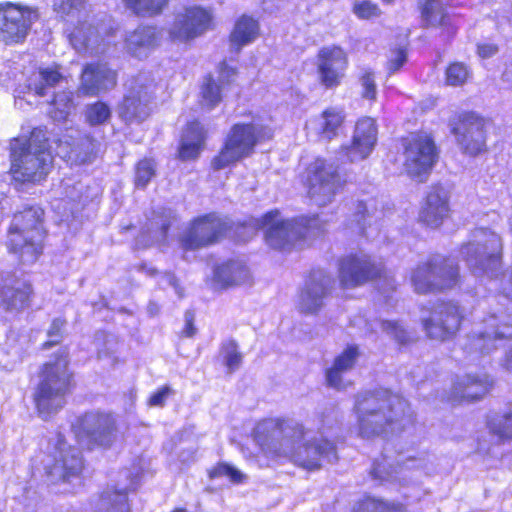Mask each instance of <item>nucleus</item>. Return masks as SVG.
<instances>
[{
	"label": "nucleus",
	"mask_w": 512,
	"mask_h": 512,
	"mask_svg": "<svg viewBox=\"0 0 512 512\" xmlns=\"http://www.w3.org/2000/svg\"><path fill=\"white\" fill-rule=\"evenodd\" d=\"M307 429L302 423L290 425L285 418H268L260 421L254 431L253 439L260 453L270 462H291L307 471H316L322 467L325 458H337L336 444L320 437L303 442L298 447L296 441H302Z\"/></svg>",
	"instance_id": "f257e3e1"
},
{
	"label": "nucleus",
	"mask_w": 512,
	"mask_h": 512,
	"mask_svg": "<svg viewBox=\"0 0 512 512\" xmlns=\"http://www.w3.org/2000/svg\"><path fill=\"white\" fill-rule=\"evenodd\" d=\"M355 410L358 434L365 439L385 438L405 430L406 423L415 422V413L408 400L386 387L361 394Z\"/></svg>",
	"instance_id": "f03ea898"
},
{
	"label": "nucleus",
	"mask_w": 512,
	"mask_h": 512,
	"mask_svg": "<svg viewBox=\"0 0 512 512\" xmlns=\"http://www.w3.org/2000/svg\"><path fill=\"white\" fill-rule=\"evenodd\" d=\"M38 377L33 402L38 415L47 418L63 408L65 397L76 386L75 374L70 368L68 349L59 350L51 360L42 363Z\"/></svg>",
	"instance_id": "7ed1b4c3"
},
{
	"label": "nucleus",
	"mask_w": 512,
	"mask_h": 512,
	"mask_svg": "<svg viewBox=\"0 0 512 512\" xmlns=\"http://www.w3.org/2000/svg\"><path fill=\"white\" fill-rule=\"evenodd\" d=\"M12 178L20 183H40L53 167V155L47 131L34 127L24 140L15 139L10 147Z\"/></svg>",
	"instance_id": "20e7f679"
},
{
	"label": "nucleus",
	"mask_w": 512,
	"mask_h": 512,
	"mask_svg": "<svg viewBox=\"0 0 512 512\" xmlns=\"http://www.w3.org/2000/svg\"><path fill=\"white\" fill-rule=\"evenodd\" d=\"M44 210L26 206L13 214L7 228L5 247L19 266L32 265L43 254L46 231L43 228Z\"/></svg>",
	"instance_id": "39448f33"
},
{
	"label": "nucleus",
	"mask_w": 512,
	"mask_h": 512,
	"mask_svg": "<svg viewBox=\"0 0 512 512\" xmlns=\"http://www.w3.org/2000/svg\"><path fill=\"white\" fill-rule=\"evenodd\" d=\"M326 225L327 221L317 213L282 219L278 209L267 211L258 222L266 243L282 252L293 250L300 242L322 237L326 233Z\"/></svg>",
	"instance_id": "423d86ee"
},
{
	"label": "nucleus",
	"mask_w": 512,
	"mask_h": 512,
	"mask_svg": "<svg viewBox=\"0 0 512 512\" xmlns=\"http://www.w3.org/2000/svg\"><path fill=\"white\" fill-rule=\"evenodd\" d=\"M274 133V128L268 124L255 122L233 124L221 148L211 159V168L219 171L250 157L255 152L256 146L272 140Z\"/></svg>",
	"instance_id": "0eeeda50"
},
{
	"label": "nucleus",
	"mask_w": 512,
	"mask_h": 512,
	"mask_svg": "<svg viewBox=\"0 0 512 512\" xmlns=\"http://www.w3.org/2000/svg\"><path fill=\"white\" fill-rule=\"evenodd\" d=\"M405 174L419 183L428 180L439 161L440 148L430 131L418 129L397 138Z\"/></svg>",
	"instance_id": "6e6552de"
},
{
	"label": "nucleus",
	"mask_w": 512,
	"mask_h": 512,
	"mask_svg": "<svg viewBox=\"0 0 512 512\" xmlns=\"http://www.w3.org/2000/svg\"><path fill=\"white\" fill-rule=\"evenodd\" d=\"M411 283L418 294H439L461 285L460 267L456 260L440 253L431 254L411 272Z\"/></svg>",
	"instance_id": "1a4fd4ad"
},
{
	"label": "nucleus",
	"mask_w": 512,
	"mask_h": 512,
	"mask_svg": "<svg viewBox=\"0 0 512 512\" xmlns=\"http://www.w3.org/2000/svg\"><path fill=\"white\" fill-rule=\"evenodd\" d=\"M244 223L234 222L216 211L193 217L185 231L178 237L182 252L198 251L214 246L232 232H236Z\"/></svg>",
	"instance_id": "9d476101"
},
{
	"label": "nucleus",
	"mask_w": 512,
	"mask_h": 512,
	"mask_svg": "<svg viewBox=\"0 0 512 512\" xmlns=\"http://www.w3.org/2000/svg\"><path fill=\"white\" fill-rule=\"evenodd\" d=\"M337 278L342 290L362 287L371 282L395 281L388 269L368 253L357 251L341 256L337 263Z\"/></svg>",
	"instance_id": "9b49d317"
},
{
	"label": "nucleus",
	"mask_w": 512,
	"mask_h": 512,
	"mask_svg": "<svg viewBox=\"0 0 512 512\" xmlns=\"http://www.w3.org/2000/svg\"><path fill=\"white\" fill-rule=\"evenodd\" d=\"M299 180L307 196L320 205L330 203L347 184L339 168L320 156L305 165Z\"/></svg>",
	"instance_id": "f8f14e48"
},
{
	"label": "nucleus",
	"mask_w": 512,
	"mask_h": 512,
	"mask_svg": "<svg viewBox=\"0 0 512 512\" xmlns=\"http://www.w3.org/2000/svg\"><path fill=\"white\" fill-rule=\"evenodd\" d=\"M450 133L460 151L469 157H477L488 151L489 119L473 110L454 113L448 121Z\"/></svg>",
	"instance_id": "ddd939ff"
},
{
	"label": "nucleus",
	"mask_w": 512,
	"mask_h": 512,
	"mask_svg": "<svg viewBox=\"0 0 512 512\" xmlns=\"http://www.w3.org/2000/svg\"><path fill=\"white\" fill-rule=\"evenodd\" d=\"M464 319L465 315L456 301L440 300L431 309V317L423 319L422 326L430 339L446 341L459 333Z\"/></svg>",
	"instance_id": "4468645a"
},
{
	"label": "nucleus",
	"mask_w": 512,
	"mask_h": 512,
	"mask_svg": "<svg viewBox=\"0 0 512 512\" xmlns=\"http://www.w3.org/2000/svg\"><path fill=\"white\" fill-rule=\"evenodd\" d=\"M116 429L112 414L102 411L85 412L78 417L74 426L77 439L86 442L89 450L96 446H109Z\"/></svg>",
	"instance_id": "2eb2a0df"
},
{
	"label": "nucleus",
	"mask_w": 512,
	"mask_h": 512,
	"mask_svg": "<svg viewBox=\"0 0 512 512\" xmlns=\"http://www.w3.org/2000/svg\"><path fill=\"white\" fill-rule=\"evenodd\" d=\"M214 28V14L211 8L202 5H188L180 12L169 35L172 40L188 42Z\"/></svg>",
	"instance_id": "dca6fc26"
},
{
	"label": "nucleus",
	"mask_w": 512,
	"mask_h": 512,
	"mask_svg": "<svg viewBox=\"0 0 512 512\" xmlns=\"http://www.w3.org/2000/svg\"><path fill=\"white\" fill-rule=\"evenodd\" d=\"M484 238L483 243H474L471 241L462 243L459 246L461 258L469 264L471 268H496L500 265L502 259L501 238L495 232L481 228L479 230Z\"/></svg>",
	"instance_id": "f3484780"
},
{
	"label": "nucleus",
	"mask_w": 512,
	"mask_h": 512,
	"mask_svg": "<svg viewBox=\"0 0 512 512\" xmlns=\"http://www.w3.org/2000/svg\"><path fill=\"white\" fill-rule=\"evenodd\" d=\"M318 81L326 89H336L343 82L349 67L348 53L339 45L320 48L317 52Z\"/></svg>",
	"instance_id": "a211bd4d"
},
{
	"label": "nucleus",
	"mask_w": 512,
	"mask_h": 512,
	"mask_svg": "<svg viewBox=\"0 0 512 512\" xmlns=\"http://www.w3.org/2000/svg\"><path fill=\"white\" fill-rule=\"evenodd\" d=\"M494 386L495 380L487 373H467L453 381L446 400L451 406L479 402L491 394Z\"/></svg>",
	"instance_id": "6ab92c4d"
},
{
	"label": "nucleus",
	"mask_w": 512,
	"mask_h": 512,
	"mask_svg": "<svg viewBox=\"0 0 512 512\" xmlns=\"http://www.w3.org/2000/svg\"><path fill=\"white\" fill-rule=\"evenodd\" d=\"M422 27L437 31L444 43H451L456 37L459 26L456 14L450 12L441 0H417Z\"/></svg>",
	"instance_id": "aec40b11"
},
{
	"label": "nucleus",
	"mask_w": 512,
	"mask_h": 512,
	"mask_svg": "<svg viewBox=\"0 0 512 512\" xmlns=\"http://www.w3.org/2000/svg\"><path fill=\"white\" fill-rule=\"evenodd\" d=\"M378 139V125L375 118L359 117L354 124L350 143L339 147V153L349 162L366 159L374 150Z\"/></svg>",
	"instance_id": "412c9836"
},
{
	"label": "nucleus",
	"mask_w": 512,
	"mask_h": 512,
	"mask_svg": "<svg viewBox=\"0 0 512 512\" xmlns=\"http://www.w3.org/2000/svg\"><path fill=\"white\" fill-rule=\"evenodd\" d=\"M31 13L11 2L0 3V41L5 45L23 43L32 24Z\"/></svg>",
	"instance_id": "4be33fe9"
},
{
	"label": "nucleus",
	"mask_w": 512,
	"mask_h": 512,
	"mask_svg": "<svg viewBox=\"0 0 512 512\" xmlns=\"http://www.w3.org/2000/svg\"><path fill=\"white\" fill-rule=\"evenodd\" d=\"M449 198L448 191L442 185H431L423 199L418 221L429 228L440 227L451 213Z\"/></svg>",
	"instance_id": "5701e85b"
},
{
	"label": "nucleus",
	"mask_w": 512,
	"mask_h": 512,
	"mask_svg": "<svg viewBox=\"0 0 512 512\" xmlns=\"http://www.w3.org/2000/svg\"><path fill=\"white\" fill-rule=\"evenodd\" d=\"M220 82H217L212 74H207L199 89V104L208 110L216 108L223 101L222 89L234 82L238 74L236 67L230 66L226 60H222L217 67Z\"/></svg>",
	"instance_id": "b1692460"
},
{
	"label": "nucleus",
	"mask_w": 512,
	"mask_h": 512,
	"mask_svg": "<svg viewBox=\"0 0 512 512\" xmlns=\"http://www.w3.org/2000/svg\"><path fill=\"white\" fill-rule=\"evenodd\" d=\"M362 355L358 344H347L338 354H336L327 368L324 369L325 385L335 390H344L347 383L344 381V375L358 365Z\"/></svg>",
	"instance_id": "393cba45"
},
{
	"label": "nucleus",
	"mask_w": 512,
	"mask_h": 512,
	"mask_svg": "<svg viewBox=\"0 0 512 512\" xmlns=\"http://www.w3.org/2000/svg\"><path fill=\"white\" fill-rule=\"evenodd\" d=\"M333 279L322 270H314L300 293L299 305L304 314H316L332 288Z\"/></svg>",
	"instance_id": "a878e982"
},
{
	"label": "nucleus",
	"mask_w": 512,
	"mask_h": 512,
	"mask_svg": "<svg viewBox=\"0 0 512 512\" xmlns=\"http://www.w3.org/2000/svg\"><path fill=\"white\" fill-rule=\"evenodd\" d=\"M117 85L116 70L101 63H88L84 66L79 85L85 96H97L101 91L112 89Z\"/></svg>",
	"instance_id": "bb28decb"
},
{
	"label": "nucleus",
	"mask_w": 512,
	"mask_h": 512,
	"mask_svg": "<svg viewBox=\"0 0 512 512\" xmlns=\"http://www.w3.org/2000/svg\"><path fill=\"white\" fill-rule=\"evenodd\" d=\"M207 130L198 119L189 120L183 129L176 157L180 161H195L205 148Z\"/></svg>",
	"instance_id": "cd10ccee"
},
{
	"label": "nucleus",
	"mask_w": 512,
	"mask_h": 512,
	"mask_svg": "<svg viewBox=\"0 0 512 512\" xmlns=\"http://www.w3.org/2000/svg\"><path fill=\"white\" fill-rule=\"evenodd\" d=\"M160 40V31L156 26L142 24L126 35L124 46L131 56L141 58L158 47Z\"/></svg>",
	"instance_id": "c85d7f7f"
},
{
	"label": "nucleus",
	"mask_w": 512,
	"mask_h": 512,
	"mask_svg": "<svg viewBox=\"0 0 512 512\" xmlns=\"http://www.w3.org/2000/svg\"><path fill=\"white\" fill-rule=\"evenodd\" d=\"M346 124L347 112L343 106H326L317 116L316 135L320 140L332 141L344 131Z\"/></svg>",
	"instance_id": "c756f323"
},
{
	"label": "nucleus",
	"mask_w": 512,
	"mask_h": 512,
	"mask_svg": "<svg viewBox=\"0 0 512 512\" xmlns=\"http://www.w3.org/2000/svg\"><path fill=\"white\" fill-rule=\"evenodd\" d=\"M34 295L33 284L28 280L11 289L0 286V307L5 312H21L31 306Z\"/></svg>",
	"instance_id": "7c9ffc66"
},
{
	"label": "nucleus",
	"mask_w": 512,
	"mask_h": 512,
	"mask_svg": "<svg viewBox=\"0 0 512 512\" xmlns=\"http://www.w3.org/2000/svg\"><path fill=\"white\" fill-rule=\"evenodd\" d=\"M260 34V24L257 18L249 14L240 15L228 35V41L234 52H239L244 46L255 41Z\"/></svg>",
	"instance_id": "2f4dec72"
},
{
	"label": "nucleus",
	"mask_w": 512,
	"mask_h": 512,
	"mask_svg": "<svg viewBox=\"0 0 512 512\" xmlns=\"http://www.w3.org/2000/svg\"><path fill=\"white\" fill-rule=\"evenodd\" d=\"M36 72L37 78H29L26 85L27 91L36 97H45L50 89L55 88L67 80L66 76L63 74L62 66L58 63H53L46 67H39Z\"/></svg>",
	"instance_id": "473e14b6"
},
{
	"label": "nucleus",
	"mask_w": 512,
	"mask_h": 512,
	"mask_svg": "<svg viewBox=\"0 0 512 512\" xmlns=\"http://www.w3.org/2000/svg\"><path fill=\"white\" fill-rule=\"evenodd\" d=\"M151 97L133 92L125 95L119 104V116L125 123L141 122L150 115L148 104Z\"/></svg>",
	"instance_id": "72a5a7b5"
},
{
	"label": "nucleus",
	"mask_w": 512,
	"mask_h": 512,
	"mask_svg": "<svg viewBox=\"0 0 512 512\" xmlns=\"http://www.w3.org/2000/svg\"><path fill=\"white\" fill-rule=\"evenodd\" d=\"M246 274L245 265L238 260L229 259L215 266L213 281L221 288L236 286Z\"/></svg>",
	"instance_id": "f704fd0d"
},
{
	"label": "nucleus",
	"mask_w": 512,
	"mask_h": 512,
	"mask_svg": "<svg viewBox=\"0 0 512 512\" xmlns=\"http://www.w3.org/2000/svg\"><path fill=\"white\" fill-rule=\"evenodd\" d=\"M485 426L490 435L501 443L512 441V403L500 412L486 417Z\"/></svg>",
	"instance_id": "c9c22d12"
},
{
	"label": "nucleus",
	"mask_w": 512,
	"mask_h": 512,
	"mask_svg": "<svg viewBox=\"0 0 512 512\" xmlns=\"http://www.w3.org/2000/svg\"><path fill=\"white\" fill-rule=\"evenodd\" d=\"M170 0H122L126 10L140 18L161 15L169 6Z\"/></svg>",
	"instance_id": "e433bc0d"
},
{
	"label": "nucleus",
	"mask_w": 512,
	"mask_h": 512,
	"mask_svg": "<svg viewBox=\"0 0 512 512\" xmlns=\"http://www.w3.org/2000/svg\"><path fill=\"white\" fill-rule=\"evenodd\" d=\"M74 106V93L69 89H62L52 94L48 114L56 121H66Z\"/></svg>",
	"instance_id": "4c0bfd02"
},
{
	"label": "nucleus",
	"mask_w": 512,
	"mask_h": 512,
	"mask_svg": "<svg viewBox=\"0 0 512 512\" xmlns=\"http://www.w3.org/2000/svg\"><path fill=\"white\" fill-rule=\"evenodd\" d=\"M473 77L471 67L463 61H450L444 69V84L449 87H462Z\"/></svg>",
	"instance_id": "58836bf2"
},
{
	"label": "nucleus",
	"mask_w": 512,
	"mask_h": 512,
	"mask_svg": "<svg viewBox=\"0 0 512 512\" xmlns=\"http://www.w3.org/2000/svg\"><path fill=\"white\" fill-rule=\"evenodd\" d=\"M73 155V162L78 165L87 164L96 156V140L93 136L85 134L77 141L70 150Z\"/></svg>",
	"instance_id": "ea45409f"
},
{
	"label": "nucleus",
	"mask_w": 512,
	"mask_h": 512,
	"mask_svg": "<svg viewBox=\"0 0 512 512\" xmlns=\"http://www.w3.org/2000/svg\"><path fill=\"white\" fill-rule=\"evenodd\" d=\"M210 480L226 478L232 484H241L245 481L246 475L227 462H217L207 470Z\"/></svg>",
	"instance_id": "a19ab883"
},
{
	"label": "nucleus",
	"mask_w": 512,
	"mask_h": 512,
	"mask_svg": "<svg viewBox=\"0 0 512 512\" xmlns=\"http://www.w3.org/2000/svg\"><path fill=\"white\" fill-rule=\"evenodd\" d=\"M176 220L177 217L174 211L170 208L163 207L152 212L149 222L151 227L158 230L160 237L166 239Z\"/></svg>",
	"instance_id": "79ce46f5"
},
{
	"label": "nucleus",
	"mask_w": 512,
	"mask_h": 512,
	"mask_svg": "<svg viewBox=\"0 0 512 512\" xmlns=\"http://www.w3.org/2000/svg\"><path fill=\"white\" fill-rule=\"evenodd\" d=\"M101 498L107 504V512H130L126 489L107 490L102 493Z\"/></svg>",
	"instance_id": "37998d69"
},
{
	"label": "nucleus",
	"mask_w": 512,
	"mask_h": 512,
	"mask_svg": "<svg viewBox=\"0 0 512 512\" xmlns=\"http://www.w3.org/2000/svg\"><path fill=\"white\" fill-rule=\"evenodd\" d=\"M111 117L109 105L103 101H96L86 107L85 119L90 126L106 123Z\"/></svg>",
	"instance_id": "c03bdc74"
},
{
	"label": "nucleus",
	"mask_w": 512,
	"mask_h": 512,
	"mask_svg": "<svg viewBox=\"0 0 512 512\" xmlns=\"http://www.w3.org/2000/svg\"><path fill=\"white\" fill-rule=\"evenodd\" d=\"M155 162L151 158H143L135 164L134 184L137 188H145L155 176Z\"/></svg>",
	"instance_id": "a18cd8bd"
},
{
	"label": "nucleus",
	"mask_w": 512,
	"mask_h": 512,
	"mask_svg": "<svg viewBox=\"0 0 512 512\" xmlns=\"http://www.w3.org/2000/svg\"><path fill=\"white\" fill-rule=\"evenodd\" d=\"M353 14L360 20H372L382 15L379 5L372 0H356L352 4Z\"/></svg>",
	"instance_id": "49530a36"
},
{
	"label": "nucleus",
	"mask_w": 512,
	"mask_h": 512,
	"mask_svg": "<svg viewBox=\"0 0 512 512\" xmlns=\"http://www.w3.org/2000/svg\"><path fill=\"white\" fill-rule=\"evenodd\" d=\"M359 81L362 86L361 97L370 102H375L377 99V84L374 71L370 68L364 69L359 76Z\"/></svg>",
	"instance_id": "de8ad7c7"
},
{
	"label": "nucleus",
	"mask_w": 512,
	"mask_h": 512,
	"mask_svg": "<svg viewBox=\"0 0 512 512\" xmlns=\"http://www.w3.org/2000/svg\"><path fill=\"white\" fill-rule=\"evenodd\" d=\"M224 363L229 372L236 371L242 362V354L238 350L235 341H229L222 346Z\"/></svg>",
	"instance_id": "09e8293b"
},
{
	"label": "nucleus",
	"mask_w": 512,
	"mask_h": 512,
	"mask_svg": "<svg viewBox=\"0 0 512 512\" xmlns=\"http://www.w3.org/2000/svg\"><path fill=\"white\" fill-rule=\"evenodd\" d=\"M393 56L386 61L388 75H393L403 68L408 59L406 47L400 46L392 50Z\"/></svg>",
	"instance_id": "8fccbe9b"
},
{
	"label": "nucleus",
	"mask_w": 512,
	"mask_h": 512,
	"mask_svg": "<svg viewBox=\"0 0 512 512\" xmlns=\"http://www.w3.org/2000/svg\"><path fill=\"white\" fill-rule=\"evenodd\" d=\"M365 502L372 505L377 512H407V507L402 502H390L376 497H367Z\"/></svg>",
	"instance_id": "3c124183"
},
{
	"label": "nucleus",
	"mask_w": 512,
	"mask_h": 512,
	"mask_svg": "<svg viewBox=\"0 0 512 512\" xmlns=\"http://www.w3.org/2000/svg\"><path fill=\"white\" fill-rule=\"evenodd\" d=\"M83 470V460L80 456L71 455L70 463L65 457L62 460V478L69 480L71 477L79 476Z\"/></svg>",
	"instance_id": "603ef678"
},
{
	"label": "nucleus",
	"mask_w": 512,
	"mask_h": 512,
	"mask_svg": "<svg viewBox=\"0 0 512 512\" xmlns=\"http://www.w3.org/2000/svg\"><path fill=\"white\" fill-rule=\"evenodd\" d=\"M173 394V390L164 385L152 393L147 399V405L150 407H162L165 405L166 399Z\"/></svg>",
	"instance_id": "864d4df0"
},
{
	"label": "nucleus",
	"mask_w": 512,
	"mask_h": 512,
	"mask_svg": "<svg viewBox=\"0 0 512 512\" xmlns=\"http://www.w3.org/2000/svg\"><path fill=\"white\" fill-rule=\"evenodd\" d=\"M184 318L185 324L183 329L181 330V336L186 338H192L197 333L194 312L192 310L185 311Z\"/></svg>",
	"instance_id": "5fc2aeb1"
},
{
	"label": "nucleus",
	"mask_w": 512,
	"mask_h": 512,
	"mask_svg": "<svg viewBox=\"0 0 512 512\" xmlns=\"http://www.w3.org/2000/svg\"><path fill=\"white\" fill-rule=\"evenodd\" d=\"M388 326L394 334L393 337L395 341H397L401 345H406L410 343V337L397 322H389Z\"/></svg>",
	"instance_id": "6e6d98bb"
},
{
	"label": "nucleus",
	"mask_w": 512,
	"mask_h": 512,
	"mask_svg": "<svg viewBox=\"0 0 512 512\" xmlns=\"http://www.w3.org/2000/svg\"><path fill=\"white\" fill-rule=\"evenodd\" d=\"M66 325V320L62 318H55L52 320L51 325L47 331V335L49 337H57L56 339L62 340L64 327Z\"/></svg>",
	"instance_id": "4d7b16f0"
},
{
	"label": "nucleus",
	"mask_w": 512,
	"mask_h": 512,
	"mask_svg": "<svg viewBox=\"0 0 512 512\" xmlns=\"http://www.w3.org/2000/svg\"><path fill=\"white\" fill-rule=\"evenodd\" d=\"M506 338L507 337L504 333L495 330L493 332L486 331V332L480 333L475 337V340L482 339V340L489 341V342H495L497 340H504Z\"/></svg>",
	"instance_id": "13d9d810"
},
{
	"label": "nucleus",
	"mask_w": 512,
	"mask_h": 512,
	"mask_svg": "<svg viewBox=\"0 0 512 512\" xmlns=\"http://www.w3.org/2000/svg\"><path fill=\"white\" fill-rule=\"evenodd\" d=\"M355 220L361 222L368 216V208L364 201H358L354 212Z\"/></svg>",
	"instance_id": "bf43d9fd"
},
{
	"label": "nucleus",
	"mask_w": 512,
	"mask_h": 512,
	"mask_svg": "<svg viewBox=\"0 0 512 512\" xmlns=\"http://www.w3.org/2000/svg\"><path fill=\"white\" fill-rule=\"evenodd\" d=\"M502 368L512 374V346L510 349L505 353L503 359H502Z\"/></svg>",
	"instance_id": "052dcab7"
},
{
	"label": "nucleus",
	"mask_w": 512,
	"mask_h": 512,
	"mask_svg": "<svg viewBox=\"0 0 512 512\" xmlns=\"http://www.w3.org/2000/svg\"><path fill=\"white\" fill-rule=\"evenodd\" d=\"M61 343L60 339L46 340L40 345L41 350H48Z\"/></svg>",
	"instance_id": "680f3d73"
},
{
	"label": "nucleus",
	"mask_w": 512,
	"mask_h": 512,
	"mask_svg": "<svg viewBox=\"0 0 512 512\" xmlns=\"http://www.w3.org/2000/svg\"><path fill=\"white\" fill-rule=\"evenodd\" d=\"M167 275L169 276L170 283L176 287L179 282L176 276L172 272H168Z\"/></svg>",
	"instance_id": "e2e57ef3"
},
{
	"label": "nucleus",
	"mask_w": 512,
	"mask_h": 512,
	"mask_svg": "<svg viewBox=\"0 0 512 512\" xmlns=\"http://www.w3.org/2000/svg\"><path fill=\"white\" fill-rule=\"evenodd\" d=\"M171 512H189V511L184 507H175L174 509L171 510Z\"/></svg>",
	"instance_id": "0e129e2a"
},
{
	"label": "nucleus",
	"mask_w": 512,
	"mask_h": 512,
	"mask_svg": "<svg viewBox=\"0 0 512 512\" xmlns=\"http://www.w3.org/2000/svg\"><path fill=\"white\" fill-rule=\"evenodd\" d=\"M396 0H381V2L385 5H391L395 2Z\"/></svg>",
	"instance_id": "69168bd1"
},
{
	"label": "nucleus",
	"mask_w": 512,
	"mask_h": 512,
	"mask_svg": "<svg viewBox=\"0 0 512 512\" xmlns=\"http://www.w3.org/2000/svg\"><path fill=\"white\" fill-rule=\"evenodd\" d=\"M487 49H488V54H492L493 52H495L496 48L495 47H492V46H486Z\"/></svg>",
	"instance_id": "338daca9"
},
{
	"label": "nucleus",
	"mask_w": 512,
	"mask_h": 512,
	"mask_svg": "<svg viewBox=\"0 0 512 512\" xmlns=\"http://www.w3.org/2000/svg\"><path fill=\"white\" fill-rule=\"evenodd\" d=\"M157 273H158V271L156 269H151V271H150L151 275H156Z\"/></svg>",
	"instance_id": "774afa93"
}]
</instances>
